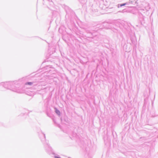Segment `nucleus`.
I'll return each instance as SVG.
<instances>
[{
	"label": "nucleus",
	"instance_id": "nucleus-1",
	"mask_svg": "<svg viewBox=\"0 0 158 158\" xmlns=\"http://www.w3.org/2000/svg\"><path fill=\"white\" fill-rule=\"evenodd\" d=\"M56 113L58 114H60V112L59 110H56Z\"/></svg>",
	"mask_w": 158,
	"mask_h": 158
},
{
	"label": "nucleus",
	"instance_id": "nucleus-2",
	"mask_svg": "<svg viewBox=\"0 0 158 158\" xmlns=\"http://www.w3.org/2000/svg\"><path fill=\"white\" fill-rule=\"evenodd\" d=\"M32 84V83L31 82H27V83L26 84L31 85Z\"/></svg>",
	"mask_w": 158,
	"mask_h": 158
},
{
	"label": "nucleus",
	"instance_id": "nucleus-3",
	"mask_svg": "<svg viewBox=\"0 0 158 158\" xmlns=\"http://www.w3.org/2000/svg\"><path fill=\"white\" fill-rule=\"evenodd\" d=\"M126 5V3H124V4H121L120 5V6H124Z\"/></svg>",
	"mask_w": 158,
	"mask_h": 158
}]
</instances>
